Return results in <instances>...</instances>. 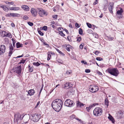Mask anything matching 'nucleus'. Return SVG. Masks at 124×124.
<instances>
[{
	"label": "nucleus",
	"mask_w": 124,
	"mask_h": 124,
	"mask_svg": "<svg viewBox=\"0 0 124 124\" xmlns=\"http://www.w3.org/2000/svg\"><path fill=\"white\" fill-rule=\"evenodd\" d=\"M62 105V102L60 99H56L54 100L52 103V106L53 108L57 111H59Z\"/></svg>",
	"instance_id": "obj_1"
},
{
	"label": "nucleus",
	"mask_w": 124,
	"mask_h": 124,
	"mask_svg": "<svg viewBox=\"0 0 124 124\" xmlns=\"http://www.w3.org/2000/svg\"><path fill=\"white\" fill-rule=\"evenodd\" d=\"M23 117H25L27 119V121H28L29 119V116L26 115H24L23 114L21 115L19 113L16 114L14 115V121L16 122H18L19 121L22 120Z\"/></svg>",
	"instance_id": "obj_2"
},
{
	"label": "nucleus",
	"mask_w": 124,
	"mask_h": 124,
	"mask_svg": "<svg viewBox=\"0 0 124 124\" xmlns=\"http://www.w3.org/2000/svg\"><path fill=\"white\" fill-rule=\"evenodd\" d=\"M106 71L111 75L115 77L117 76L119 74V71L116 68H108Z\"/></svg>",
	"instance_id": "obj_3"
},
{
	"label": "nucleus",
	"mask_w": 124,
	"mask_h": 124,
	"mask_svg": "<svg viewBox=\"0 0 124 124\" xmlns=\"http://www.w3.org/2000/svg\"><path fill=\"white\" fill-rule=\"evenodd\" d=\"M102 113V110L101 108L100 107L95 108L93 110L94 115L96 116L101 115Z\"/></svg>",
	"instance_id": "obj_4"
},
{
	"label": "nucleus",
	"mask_w": 124,
	"mask_h": 124,
	"mask_svg": "<svg viewBox=\"0 0 124 124\" xmlns=\"http://www.w3.org/2000/svg\"><path fill=\"white\" fill-rule=\"evenodd\" d=\"M31 120L33 122H38L40 118V116L39 114L37 113L32 114L31 116Z\"/></svg>",
	"instance_id": "obj_5"
},
{
	"label": "nucleus",
	"mask_w": 124,
	"mask_h": 124,
	"mask_svg": "<svg viewBox=\"0 0 124 124\" xmlns=\"http://www.w3.org/2000/svg\"><path fill=\"white\" fill-rule=\"evenodd\" d=\"M98 86L94 85H90L89 87V91L93 93H95L99 90Z\"/></svg>",
	"instance_id": "obj_6"
},
{
	"label": "nucleus",
	"mask_w": 124,
	"mask_h": 124,
	"mask_svg": "<svg viewBox=\"0 0 124 124\" xmlns=\"http://www.w3.org/2000/svg\"><path fill=\"white\" fill-rule=\"evenodd\" d=\"M74 103V102L70 99H67L65 102V105L67 107H71L73 106Z\"/></svg>",
	"instance_id": "obj_7"
},
{
	"label": "nucleus",
	"mask_w": 124,
	"mask_h": 124,
	"mask_svg": "<svg viewBox=\"0 0 124 124\" xmlns=\"http://www.w3.org/2000/svg\"><path fill=\"white\" fill-rule=\"evenodd\" d=\"M38 9L39 10L38 13L40 16L42 17L44 15L47 16V12L45 11L42 8H38Z\"/></svg>",
	"instance_id": "obj_8"
},
{
	"label": "nucleus",
	"mask_w": 124,
	"mask_h": 124,
	"mask_svg": "<svg viewBox=\"0 0 124 124\" xmlns=\"http://www.w3.org/2000/svg\"><path fill=\"white\" fill-rule=\"evenodd\" d=\"M14 71L16 73L20 74L21 73V66H20L15 67L14 69Z\"/></svg>",
	"instance_id": "obj_9"
},
{
	"label": "nucleus",
	"mask_w": 124,
	"mask_h": 124,
	"mask_svg": "<svg viewBox=\"0 0 124 124\" xmlns=\"http://www.w3.org/2000/svg\"><path fill=\"white\" fill-rule=\"evenodd\" d=\"M6 46L4 45H1L0 46V55L3 54L5 52Z\"/></svg>",
	"instance_id": "obj_10"
},
{
	"label": "nucleus",
	"mask_w": 124,
	"mask_h": 124,
	"mask_svg": "<svg viewBox=\"0 0 124 124\" xmlns=\"http://www.w3.org/2000/svg\"><path fill=\"white\" fill-rule=\"evenodd\" d=\"M123 112L121 111L118 112L116 114V117L118 119H121L123 117Z\"/></svg>",
	"instance_id": "obj_11"
},
{
	"label": "nucleus",
	"mask_w": 124,
	"mask_h": 124,
	"mask_svg": "<svg viewBox=\"0 0 124 124\" xmlns=\"http://www.w3.org/2000/svg\"><path fill=\"white\" fill-rule=\"evenodd\" d=\"M110 5L108 7V9L110 12L111 13H113L112 10H113L114 8V3L113 2H111L110 3Z\"/></svg>",
	"instance_id": "obj_12"
},
{
	"label": "nucleus",
	"mask_w": 124,
	"mask_h": 124,
	"mask_svg": "<svg viewBox=\"0 0 124 124\" xmlns=\"http://www.w3.org/2000/svg\"><path fill=\"white\" fill-rule=\"evenodd\" d=\"M9 47V51L8 54V56L10 57L13 53V51L14 49V48L11 44L10 45Z\"/></svg>",
	"instance_id": "obj_13"
},
{
	"label": "nucleus",
	"mask_w": 124,
	"mask_h": 124,
	"mask_svg": "<svg viewBox=\"0 0 124 124\" xmlns=\"http://www.w3.org/2000/svg\"><path fill=\"white\" fill-rule=\"evenodd\" d=\"M31 12L33 16L35 17L36 16L37 12L35 9L32 8L31 10Z\"/></svg>",
	"instance_id": "obj_14"
},
{
	"label": "nucleus",
	"mask_w": 124,
	"mask_h": 124,
	"mask_svg": "<svg viewBox=\"0 0 124 124\" xmlns=\"http://www.w3.org/2000/svg\"><path fill=\"white\" fill-rule=\"evenodd\" d=\"M1 8H2L5 11L7 12L9 10L8 8L6 6L3 5H1L0 6Z\"/></svg>",
	"instance_id": "obj_15"
},
{
	"label": "nucleus",
	"mask_w": 124,
	"mask_h": 124,
	"mask_svg": "<svg viewBox=\"0 0 124 124\" xmlns=\"http://www.w3.org/2000/svg\"><path fill=\"white\" fill-rule=\"evenodd\" d=\"M21 8L25 11H28L30 9L29 7L26 5H23L21 6Z\"/></svg>",
	"instance_id": "obj_16"
},
{
	"label": "nucleus",
	"mask_w": 124,
	"mask_h": 124,
	"mask_svg": "<svg viewBox=\"0 0 124 124\" xmlns=\"http://www.w3.org/2000/svg\"><path fill=\"white\" fill-rule=\"evenodd\" d=\"M108 114L109 116L108 117V119L111 121L113 123H114L115 122L114 119L110 114Z\"/></svg>",
	"instance_id": "obj_17"
},
{
	"label": "nucleus",
	"mask_w": 124,
	"mask_h": 124,
	"mask_svg": "<svg viewBox=\"0 0 124 124\" xmlns=\"http://www.w3.org/2000/svg\"><path fill=\"white\" fill-rule=\"evenodd\" d=\"M35 93V91L33 89H31L28 91V93L30 96L33 95Z\"/></svg>",
	"instance_id": "obj_18"
},
{
	"label": "nucleus",
	"mask_w": 124,
	"mask_h": 124,
	"mask_svg": "<svg viewBox=\"0 0 124 124\" xmlns=\"http://www.w3.org/2000/svg\"><path fill=\"white\" fill-rule=\"evenodd\" d=\"M9 10H19L20 8L19 7H11L9 8Z\"/></svg>",
	"instance_id": "obj_19"
},
{
	"label": "nucleus",
	"mask_w": 124,
	"mask_h": 124,
	"mask_svg": "<svg viewBox=\"0 0 124 124\" xmlns=\"http://www.w3.org/2000/svg\"><path fill=\"white\" fill-rule=\"evenodd\" d=\"M123 11L122 8H121L120 10H118L117 12V13L118 15H121L123 12Z\"/></svg>",
	"instance_id": "obj_20"
},
{
	"label": "nucleus",
	"mask_w": 124,
	"mask_h": 124,
	"mask_svg": "<svg viewBox=\"0 0 124 124\" xmlns=\"http://www.w3.org/2000/svg\"><path fill=\"white\" fill-rule=\"evenodd\" d=\"M16 45L17 48H18L20 47H23V45L22 44L20 43L19 42H18L16 43Z\"/></svg>",
	"instance_id": "obj_21"
},
{
	"label": "nucleus",
	"mask_w": 124,
	"mask_h": 124,
	"mask_svg": "<svg viewBox=\"0 0 124 124\" xmlns=\"http://www.w3.org/2000/svg\"><path fill=\"white\" fill-rule=\"evenodd\" d=\"M84 105L83 104L79 102V101H77V106L78 107H81L82 106H83Z\"/></svg>",
	"instance_id": "obj_22"
},
{
	"label": "nucleus",
	"mask_w": 124,
	"mask_h": 124,
	"mask_svg": "<svg viewBox=\"0 0 124 124\" xmlns=\"http://www.w3.org/2000/svg\"><path fill=\"white\" fill-rule=\"evenodd\" d=\"M72 46L70 45H68L66 46V49L69 52L70 51V49L71 48Z\"/></svg>",
	"instance_id": "obj_23"
},
{
	"label": "nucleus",
	"mask_w": 124,
	"mask_h": 124,
	"mask_svg": "<svg viewBox=\"0 0 124 124\" xmlns=\"http://www.w3.org/2000/svg\"><path fill=\"white\" fill-rule=\"evenodd\" d=\"M70 83H66L64 85V88H69L70 86Z\"/></svg>",
	"instance_id": "obj_24"
},
{
	"label": "nucleus",
	"mask_w": 124,
	"mask_h": 124,
	"mask_svg": "<svg viewBox=\"0 0 124 124\" xmlns=\"http://www.w3.org/2000/svg\"><path fill=\"white\" fill-rule=\"evenodd\" d=\"M74 90L72 88H71L68 90V92L69 93H71L74 92Z\"/></svg>",
	"instance_id": "obj_25"
},
{
	"label": "nucleus",
	"mask_w": 124,
	"mask_h": 124,
	"mask_svg": "<svg viewBox=\"0 0 124 124\" xmlns=\"http://www.w3.org/2000/svg\"><path fill=\"white\" fill-rule=\"evenodd\" d=\"M19 15L18 14L16 13H12V16L13 17H17L19 16Z\"/></svg>",
	"instance_id": "obj_26"
},
{
	"label": "nucleus",
	"mask_w": 124,
	"mask_h": 124,
	"mask_svg": "<svg viewBox=\"0 0 124 124\" xmlns=\"http://www.w3.org/2000/svg\"><path fill=\"white\" fill-rule=\"evenodd\" d=\"M92 34L95 38L97 39H98V36L96 33L95 32H93L92 33Z\"/></svg>",
	"instance_id": "obj_27"
},
{
	"label": "nucleus",
	"mask_w": 124,
	"mask_h": 124,
	"mask_svg": "<svg viewBox=\"0 0 124 124\" xmlns=\"http://www.w3.org/2000/svg\"><path fill=\"white\" fill-rule=\"evenodd\" d=\"M28 116H29L28 115ZM24 117V119H23V123L25 124H26L27 123H28V121L29 120V118L28 119V121H27V119L25 117L24 118V117Z\"/></svg>",
	"instance_id": "obj_28"
},
{
	"label": "nucleus",
	"mask_w": 124,
	"mask_h": 124,
	"mask_svg": "<svg viewBox=\"0 0 124 124\" xmlns=\"http://www.w3.org/2000/svg\"><path fill=\"white\" fill-rule=\"evenodd\" d=\"M93 107V105H91L89 106L88 107H86V108L87 109V111H89Z\"/></svg>",
	"instance_id": "obj_29"
},
{
	"label": "nucleus",
	"mask_w": 124,
	"mask_h": 124,
	"mask_svg": "<svg viewBox=\"0 0 124 124\" xmlns=\"http://www.w3.org/2000/svg\"><path fill=\"white\" fill-rule=\"evenodd\" d=\"M12 13H8L6 14L5 15V16L8 17H10L12 16Z\"/></svg>",
	"instance_id": "obj_30"
},
{
	"label": "nucleus",
	"mask_w": 124,
	"mask_h": 124,
	"mask_svg": "<svg viewBox=\"0 0 124 124\" xmlns=\"http://www.w3.org/2000/svg\"><path fill=\"white\" fill-rule=\"evenodd\" d=\"M105 103L106 105H107V106L108 105L109 101L107 99H106L105 100Z\"/></svg>",
	"instance_id": "obj_31"
},
{
	"label": "nucleus",
	"mask_w": 124,
	"mask_h": 124,
	"mask_svg": "<svg viewBox=\"0 0 124 124\" xmlns=\"http://www.w3.org/2000/svg\"><path fill=\"white\" fill-rule=\"evenodd\" d=\"M11 35V34L10 33H8L7 34L4 35V37H10V36Z\"/></svg>",
	"instance_id": "obj_32"
},
{
	"label": "nucleus",
	"mask_w": 124,
	"mask_h": 124,
	"mask_svg": "<svg viewBox=\"0 0 124 124\" xmlns=\"http://www.w3.org/2000/svg\"><path fill=\"white\" fill-rule=\"evenodd\" d=\"M57 61L58 62L61 63V64H62L63 62V61L60 59H58L57 60Z\"/></svg>",
	"instance_id": "obj_33"
},
{
	"label": "nucleus",
	"mask_w": 124,
	"mask_h": 124,
	"mask_svg": "<svg viewBox=\"0 0 124 124\" xmlns=\"http://www.w3.org/2000/svg\"><path fill=\"white\" fill-rule=\"evenodd\" d=\"M33 64L34 65L37 66H38L40 65V64L38 62H34Z\"/></svg>",
	"instance_id": "obj_34"
},
{
	"label": "nucleus",
	"mask_w": 124,
	"mask_h": 124,
	"mask_svg": "<svg viewBox=\"0 0 124 124\" xmlns=\"http://www.w3.org/2000/svg\"><path fill=\"white\" fill-rule=\"evenodd\" d=\"M56 50L58 52V53H59L60 54H61L62 55H64V54L63 53H62L61 51L59 50L57 48L56 49Z\"/></svg>",
	"instance_id": "obj_35"
},
{
	"label": "nucleus",
	"mask_w": 124,
	"mask_h": 124,
	"mask_svg": "<svg viewBox=\"0 0 124 124\" xmlns=\"http://www.w3.org/2000/svg\"><path fill=\"white\" fill-rule=\"evenodd\" d=\"M79 34L80 35H82L83 33L82 30V29L80 28L79 29Z\"/></svg>",
	"instance_id": "obj_36"
},
{
	"label": "nucleus",
	"mask_w": 124,
	"mask_h": 124,
	"mask_svg": "<svg viewBox=\"0 0 124 124\" xmlns=\"http://www.w3.org/2000/svg\"><path fill=\"white\" fill-rule=\"evenodd\" d=\"M26 60H24L23 59H22V60H21L20 62L19 63H24L25 62Z\"/></svg>",
	"instance_id": "obj_37"
},
{
	"label": "nucleus",
	"mask_w": 124,
	"mask_h": 124,
	"mask_svg": "<svg viewBox=\"0 0 124 124\" xmlns=\"http://www.w3.org/2000/svg\"><path fill=\"white\" fill-rule=\"evenodd\" d=\"M59 33L63 37L64 36H65V34L62 31H59Z\"/></svg>",
	"instance_id": "obj_38"
},
{
	"label": "nucleus",
	"mask_w": 124,
	"mask_h": 124,
	"mask_svg": "<svg viewBox=\"0 0 124 124\" xmlns=\"http://www.w3.org/2000/svg\"><path fill=\"white\" fill-rule=\"evenodd\" d=\"M47 27L46 26H44L42 28V29L44 31H46L47 30Z\"/></svg>",
	"instance_id": "obj_39"
},
{
	"label": "nucleus",
	"mask_w": 124,
	"mask_h": 124,
	"mask_svg": "<svg viewBox=\"0 0 124 124\" xmlns=\"http://www.w3.org/2000/svg\"><path fill=\"white\" fill-rule=\"evenodd\" d=\"M38 32L41 36H43L44 35L43 33L40 30L38 31Z\"/></svg>",
	"instance_id": "obj_40"
},
{
	"label": "nucleus",
	"mask_w": 124,
	"mask_h": 124,
	"mask_svg": "<svg viewBox=\"0 0 124 124\" xmlns=\"http://www.w3.org/2000/svg\"><path fill=\"white\" fill-rule=\"evenodd\" d=\"M87 31L88 33H92H92H93L92 31L90 29L88 30Z\"/></svg>",
	"instance_id": "obj_41"
},
{
	"label": "nucleus",
	"mask_w": 124,
	"mask_h": 124,
	"mask_svg": "<svg viewBox=\"0 0 124 124\" xmlns=\"http://www.w3.org/2000/svg\"><path fill=\"white\" fill-rule=\"evenodd\" d=\"M51 56V54H48V57L47 58V60H50Z\"/></svg>",
	"instance_id": "obj_42"
},
{
	"label": "nucleus",
	"mask_w": 124,
	"mask_h": 124,
	"mask_svg": "<svg viewBox=\"0 0 124 124\" xmlns=\"http://www.w3.org/2000/svg\"><path fill=\"white\" fill-rule=\"evenodd\" d=\"M72 72L71 71V70H69L67 71L66 74H70Z\"/></svg>",
	"instance_id": "obj_43"
},
{
	"label": "nucleus",
	"mask_w": 124,
	"mask_h": 124,
	"mask_svg": "<svg viewBox=\"0 0 124 124\" xmlns=\"http://www.w3.org/2000/svg\"><path fill=\"white\" fill-rule=\"evenodd\" d=\"M28 24L29 25L31 26H33V23L31 22H28Z\"/></svg>",
	"instance_id": "obj_44"
},
{
	"label": "nucleus",
	"mask_w": 124,
	"mask_h": 124,
	"mask_svg": "<svg viewBox=\"0 0 124 124\" xmlns=\"http://www.w3.org/2000/svg\"><path fill=\"white\" fill-rule=\"evenodd\" d=\"M87 25V26L89 28H91L92 27V25H91L88 23H86Z\"/></svg>",
	"instance_id": "obj_45"
},
{
	"label": "nucleus",
	"mask_w": 124,
	"mask_h": 124,
	"mask_svg": "<svg viewBox=\"0 0 124 124\" xmlns=\"http://www.w3.org/2000/svg\"><path fill=\"white\" fill-rule=\"evenodd\" d=\"M93 53H94L95 54L98 55L100 53V52L96 50L95 51V52H93Z\"/></svg>",
	"instance_id": "obj_46"
},
{
	"label": "nucleus",
	"mask_w": 124,
	"mask_h": 124,
	"mask_svg": "<svg viewBox=\"0 0 124 124\" xmlns=\"http://www.w3.org/2000/svg\"><path fill=\"white\" fill-rule=\"evenodd\" d=\"M91 70L89 69H86L85 70V72L87 73H89L90 72Z\"/></svg>",
	"instance_id": "obj_47"
},
{
	"label": "nucleus",
	"mask_w": 124,
	"mask_h": 124,
	"mask_svg": "<svg viewBox=\"0 0 124 124\" xmlns=\"http://www.w3.org/2000/svg\"><path fill=\"white\" fill-rule=\"evenodd\" d=\"M114 38L112 37H109L108 38V40L109 41H111L113 40L114 39Z\"/></svg>",
	"instance_id": "obj_48"
},
{
	"label": "nucleus",
	"mask_w": 124,
	"mask_h": 124,
	"mask_svg": "<svg viewBox=\"0 0 124 124\" xmlns=\"http://www.w3.org/2000/svg\"><path fill=\"white\" fill-rule=\"evenodd\" d=\"M28 17L26 16H24L23 17V19L25 20L28 19Z\"/></svg>",
	"instance_id": "obj_49"
},
{
	"label": "nucleus",
	"mask_w": 124,
	"mask_h": 124,
	"mask_svg": "<svg viewBox=\"0 0 124 124\" xmlns=\"http://www.w3.org/2000/svg\"><path fill=\"white\" fill-rule=\"evenodd\" d=\"M96 59L97 60L99 61H101L102 60V58L100 57H97Z\"/></svg>",
	"instance_id": "obj_50"
},
{
	"label": "nucleus",
	"mask_w": 124,
	"mask_h": 124,
	"mask_svg": "<svg viewBox=\"0 0 124 124\" xmlns=\"http://www.w3.org/2000/svg\"><path fill=\"white\" fill-rule=\"evenodd\" d=\"M97 74L99 75H102V73L100 71H98L97 72Z\"/></svg>",
	"instance_id": "obj_51"
},
{
	"label": "nucleus",
	"mask_w": 124,
	"mask_h": 124,
	"mask_svg": "<svg viewBox=\"0 0 124 124\" xmlns=\"http://www.w3.org/2000/svg\"><path fill=\"white\" fill-rule=\"evenodd\" d=\"M81 39V37H79L78 38L77 40V41L79 42L80 41Z\"/></svg>",
	"instance_id": "obj_52"
},
{
	"label": "nucleus",
	"mask_w": 124,
	"mask_h": 124,
	"mask_svg": "<svg viewBox=\"0 0 124 124\" xmlns=\"http://www.w3.org/2000/svg\"><path fill=\"white\" fill-rule=\"evenodd\" d=\"M75 117V115H72V116H70V118L71 119H73Z\"/></svg>",
	"instance_id": "obj_53"
},
{
	"label": "nucleus",
	"mask_w": 124,
	"mask_h": 124,
	"mask_svg": "<svg viewBox=\"0 0 124 124\" xmlns=\"http://www.w3.org/2000/svg\"><path fill=\"white\" fill-rule=\"evenodd\" d=\"M2 33L3 34H4V35H6V34H5L6 33V32L5 31H2Z\"/></svg>",
	"instance_id": "obj_54"
},
{
	"label": "nucleus",
	"mask_w": 124,
	"mask_h": 124,
	"mask_svg": "<svg viewBox=\"0 0 124 124\" xmlns=\"http://www.w3.org/2000/svg\"><path fill=\"white\" fill-rule=\"evenodd\" d=\"M83 46L82 44H81L79 46V48L81 49H82L83 48Z\"/></svg>",
	"instance_id": "obj_55"
},
{
	"label": "nucleus",
	"mask_w": 124,
	"mask_h": 124,
	"mask_svg": "<svg viewBox=\"0 0 124 124\" xmlns=\"http://www.w3.org/2000/svg\"><path fill=\"white\" fill-rule=\"evenodd\" d=\"M33 68L31 67L29 69V71L30 72H31L33 71Z\"/></svg>",
	"instance_id": "obj_56"
},
{
	"label": "nucleus",
	"mask_w": 124,
	"mask_h": 124,
	"mask_svg": "<svg viewBox=\"0 0 124 124\" xmlns=\"http://www.w3.org/2000/svg\"><path fill=\"white\" fill-rule=\"evenodd\" d=\"M75 26L77 28H79V27L78 23H75Z\"/></svg>",
	"instance_id": "obj_57"
},
{
	"label": "nucleus",
	"mask_w": 124,
	"mask_h": 124,
	"mask_svg": "<svg viewBox=\"0 0 124 124\" xmlns=\"http://www.w3.org/2000/svg\"><path fill=\"white\" fill-rule=\"evenodd\" d=\"M12 40L13 41V46H14V47L15 46V41H13V39H12Z\"/></svg>",
	"instance_id": "obj_58"
},
{
	"label": "nucleus",
	"mask_w": 124,
	"mask_h": 124,
	"mask_svg": "<svg viewBox=\"0 0 124 124\" xmlns=\"http://www.w3.org/2000/svg\"><path fill=\"white\" fill-rule=\"evenodd\" d=\"M67 38L68 40L69 41H71V39L70 37L69 36H68Z\"/></svg>",
	"instance_id": "obj_59"
},
{
	"label": "nucleus",
	"mask_w": 124,
	"mask_h": 124,
	"mask_svg": "<svg viewBox=\"0 0 124 124\" xmlns=\"http://www.w3.org/2000/svg\"><path fill=\"white\" fill-rule=\"evenodd\" d=\"M57 15H54L53 16V18H56L57 17Z\"/></svg>",
	"instance_id": "obj_60"
},
{
	"label": "nucleus",
	"mask_w": 124,
	"mask_h": 124,
	"mask_svg": "<svg viewBox=\"0 0 124 124\" xmlns=\"http://www.w3.org/2000/svg\"><path fill=\"white\" fill-rule=\"evenodd\" d=\"M97 0H95V1L93 3V5H95L97 3Z\"/></svg>",
	"instance_id": "obj_61"
},
{
	"label": "nucleus",
	"mask_w": 124,
	"mask_h": 124,
	"mask_svg": "<svg viewBox=\"0 0 124 124\" xmlns=\"http://www.w3.org/2000/svg\"><path fill=\"white\" fill-rule=\"evenodd\" d=\"M14 4L13 2V1L11 2H9L8 4L10 5H13Z\"/></svg>",
	"instance_id": "obj_62"
},
{
	"label": "nucleus",
	"mask_w": 124,
	"mask_h": 124,
	"mask_svg": "<svg viewBox=\"0 0 124 124\" xmlns=\"http://www.w3.org/2000/svg\"><path fill=\"white\" fill-rule=\"evenodd\" d=\"M43 86H42L41 89H40V92H39V93L40 94L42 90L43 89Z\"/></svg>",
	"instance_id": "obj_63"
},
{
	"label": "nucleus",
	"mask_w": 124,
	"mask_h": 124,
	"mask_svg": "<svg viewBox=\"0 0 124 124\" xmlns=\"http://www.w3.org/2000/svg\"><path fill=\"white\" fill-rule=\"evenodd\" d=\"M85 11L86 12H87L88 11V9L87 8H85Z\"/></svg>",
	"instance_id": "obj_64"
}]
</instances>
